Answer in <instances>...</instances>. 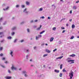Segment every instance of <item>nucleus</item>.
Instances as JSON below:
<instances>
[{
    "mask_svg": "<svg viewBox=\"0 0 79 79\" xmlns=\"http://www.w3.org/2000/svg\"><path fill=\"white\" fill-rule=\"evenodd\" d=\"M77 38H79V36L77 37Z\"/></svg>",
    "mask_w": 79,
    "mask_h": 79,
    "instance_id": "64",
    "label": "nucleus"
},
{
    "mask_svg": "<svg viewBox=\"0 0 79 79\" xmlns=\"http://www.w3.org/2000/svg\"><path fill=\"white\" fill-rule=\"evenodd\" d=\"M27 52H28V51H29V50H28V49H27Z\"/></svg>",
    "mask_w": 79,
    "mask_h": 79,
    "instance_id": "63",
    "label": "nucleus"
},
{
    "mask_svg": "<svg viewBox=\"0 0 79 79\" xmlns=\"http://www.w3.org/2000/svg\"><path fill=\"white\" fill-rule=\"evenodd\" d=\"M5 78L6 79H11V77H5Z\"/></svg>",
    "mask_w": 79,
    "mask_h": 79,
    "instance_id": "5",
    "label": "nucleus"
},
{
    "mask_svg": "<svg viewBox=\"0 0 79 79\" xmlns=\"http://www.w3.org/2000/svg\"><path fill=\"white\" fill-rule=\"evenodd\" d=\"M19 6L18 5H16V8H18V7H19Z\"/></svg>",
    "mask_w": 79,
    "mask_h": 79,
    "instance_id": "28",
    "label": "nucleus"
},
{
    "mask_svg": "<svg viewBox=\"0 0 79 79\" xmlns=\"http://www.w3.org/2000/svg\"><path fill=\"white\" fill-rule=\"evenodd\" d=\"M3 20V18H0V21H2V20Z\"/></svg>",
    "mask_w": 79,
    "mask_h": 79,
    "instance_id": "37",
    "label": "nucleus"
},
{
    "mask_svg": "<svg viewBox=\"0 0 79 79\" xmlns=\"http://www.w3.org/2000/svg\"><path fill=\"white\" fill-rule=\"evenodd\" d=\"M17 39H15V40H14V43H15L16 42V41H17Z\"/></svg>",
    "mask_w": 79,
    "mask_h": 79,
    "instance_id": "32",
    "label": "nucleus"
},
{
    "mask_svg": "<svg viewBox=\"0 0 79 79\" xmlns=\"http://www.w3.org/2000/svg\"><path fill=\"white\" fill-rule=\"evenodd\" d=\"M15 34V32H12V33H11V35H14Z\"/></svg>",
    "mask_w": 79,
    "mask_h": 79,
    "instance_id": "24",
    "label": "nucleus"
},
{
    "mask_svg": "<svg viewBox=\"0 0 79 79\" xmlns=\"http://www.w3.org/2000/svg\"><path fill=\"white\" fill-rule=\"evenodd\" d=\"M15 29H16V27H13L12 28V30H15Z\"/></svg>",
    "mask_w": 79,
    "mask_h": 79,
    "instance_id": "25",
    "label": "nucleus"
},
{
    "mask_svg": "<svg viewBox=\"0 0 79 79\" xmlns=\"http://www.w3.org/2000/svg\"><path fill=\"white\" fill-rule=\"evenodd\" d=\"M23 74H25V77H27V75L26 74V71H23Z\"/></svg>",
    "mask_w": 79,
    "mask_h": 79,
    "instance_id": "4",
    "label": "nucleus"
},
{
    "mask_svg": "<svg viewBox=\"0 0 79 79\" xmlns=\"http://www.w3.org/2000/svg\"><path fill=\"white\" fill-rule=\"evenodd\" d=\"M75 27V25H74V24L72 25V29H74V28Z\"/></svg>",
    "mask_w": 79,
    "mask_h": 79,
    "instance_id": "13",
    "label": "nucleus"
},
{
    "mask_svg": "<svg viewBox=\"0 0 79 79\" xmlns=\"http://www.w3.org/2000/svg\"><path fill=\"white\" fill-rule=\"evenodd\" d=\"M71 62V64H72V63H74V60H68V62L69 63V62Z\"/></svg>",
    "mask_w": 79,
    "mask_h": 79,
    "instance_id": "2",
    "label": "nucleus"
},
{
    "mask_svg": "<svg viewBox=\"0 0 79 79\" xmlns=\"http://www.w3.org/2000/svg\"><path fill=\"white\" fill-rule=\"evenodd\" d=\"M5 63H8V62L7 61H6V62H5Z\"/></svg>",
    "mask_w": 79,
    "mask_h": 79,
    "instance_id": "55",
    "label": "nucleus"
},
{
    "mask_svg": "<svg viewBox=\"0 0 79 79\" xmlns=\"http://www.w3.org/2000/svg\"><path fill=\"white\" fill-rule=\"evenodd\" d=\"M61 29H64V27H61Z\"/></svg>",
    "mask_w": 79,
    "mask_h": 79,
    "instance_id": "48",
    "label": "nucleus"
},
{
    "mask_svg": "<svg viewBox=\"0 0 79 79\" xmlns=\"http://www.w3.org/2000/svg\"><path fill=\"white\" fill-rule=\"evenodd\" d=\"M27 31L28 32H30V30H29V28L27 29Z\"/></svg>",
    "mask_w": 79,
    "mask_h": 79,
    "instance_id": "31",
    "label": "nucleus"
},
{
    "mask_svg": "<svg viewBox=\"0 0 79 79\" xmlns=\"http://www.w3.org/2000/svg\"><path fill=\"white\" fill-rule=\"evenodd\" d=\"M8 72L9 73H11V71H10V70H8Z\"/></svg>",
    "mask_w": 79,
    "mask_h": 79,
    "instance_id": "42",
    "label": "nucleus"
},
{
    "mask_svg": "<svg viewBox=\"0 0 79 79\" xmlns=\"http://www.w3.org/2000/svg\"><path fill=\"white\" fill-rule=\"evenodd\" d=\"M57 49L56 48L54 50H53V52H54L55 51H56Z\"/></svg>",
    "mask_w": 79,
    "mask_h": 79,
    "instance_id": "35",
    "label": "nucleus"
},
{
    "mask_svg": "<svg viewBox=\"0 0 79 79\" xmlns=\"http://www.w3.org/2000/svg\"><path fill=\"white\" fill-rule=\"evenodd\" d=\"M34 49H35L36 48V47H34Z\"/></svg>",
    "mask_w": 79,
    "mask_h": 79,
    "instance_id": "57",
    "label": "nucleus"
},
{
    "mask_svg": "<svg viewBox=\"0 0 79 79\" xmlns=\"http://www.w3.org/2000/svg\"><path fill=\"white\" fill-rule=\"evenodd\" d=\"M45 45H48V44H45Z\"/></svg>",
    "mask_w": 79,
    "mask_h": 79,
    "instance_id": "62",
    "label": "nucleus"
},
{
    "mask_svg": "<svg viewBox=\"0 0 79 79\" xmlns=\"http://www.w3.org/2000/svg\"><path fill=\"white\" fill-rule=\"evenodd\" d=\"M1 66L2 67V68H5V66H3V65H2Z\"/></svg>",
    "mask_w": 79,
    "mask_h": 79,
    "instance_id": "44",
    "label": "nucleus"
},
{
    "mask_svg": "<svg viewBox=\"0 0 79 79\" xmlns=\"http://www.w3.org/2000/svg\"><path fill=\"white\" fill-rule=\"evenodd\" d=\"M52 30H53L54 31H55V30H56V27H54L52 29Z\"/></svg>",
    "mask_w": 79,
    "mask_h": 79,
    "instance_id": "22",
    "label": "nucleus"
},
{
    "mask_svg": "<svg viewBox=\"0 0 79 79\" xmlns=\"http://www.w3.org/2000/svg\"><path fill=\"white\" fill-rule=\"evenodd\" d=\"M66 26H69V25H68V24H67L66 25Z\"/></svg>",
    "mask_w": 79,
    "mask_h": 79,
    "instance_id": "59",
    "label": "nucleus"
},
{
    "mask_svg": "<svg viewBox=\"0 0 79 79\" xmlns=\"http://www.w3.org/2000/svg\"><path fill=\"white\" fill-rule=\"evenodd\" d=\"M27 10V8L25 9H24V10H23V12H25Z\"/></svg>",
    "mask_w": 79,
    "mask_h": 79,
    "instance_id": "29",
    "label": "nucleus"
},
{
    "mask_svg": "<svg viewBox=\"0 0 79 79\" xmlns=\"http://www.w3.org/2000/svg\"><path fill=\"white\" fill-rule=\"evenodd\" d=\"M33 20H31V23H33Z\"/></svg>",
    "mask_w": 79,
    "mask_h": 79,
    "instance_id": "56",
    "label": "nucleus"
},
{
    "mask_svg": "<svg viewBox=\"0 0 79 79\" xmlns=\"http://www.w3.org/2000/svg\"><path fill=\"white\" fill-rule=\"evenodd\" d=\"M73 74H74V73L73 72H72V70H71V73H69V76L70 77L69 79H72L73 77Z\"/></svg>",
    "mask_w": 79,
    "mask_h": 79,
    "instance_id": "1",
    "label": "nucleus"
},
{
    "mask_svg": "<svg viewBox=\"0 0 79 79\" xmlns=\"http://www.w3.org/2000/svg\"><path fill=\"white\" fill-rule=\"evenodd\" d=\"M54 39V38H53V37L51 38L50 40V42H52V41Z\"/></svg>",
    "mask_w": 79,
    "mask_h": 79,
    "instance_id": "10",
    "label": "nucleus"
},
{
    "mask_svg": "<svg viewBox=\"0 0 79 79\" xmlns=\"http://www.w3.org/2000/svg\"><path fill=\"white\" fill-rule=\"evenodd\" d=\"M21 7L22 8H24V7H25V6H24V5H22L21 6Z\"/></svg>",
    "mask_w": 79,
    "mask_h": 79,
    "instance_id": "30",
    "label": "nucleus"
},
{
    "mask_svg": "<svg viewBox=\"0 0 79 79\" xmlns=\"http://www.w3.org/2000/svg\"><path fill=\"white\" fill-rule=\"evenodd\" d=\"M38 38H39L38 37H37V36H36V40H37V39H38Z\"/></svg>",
    "mask_w": 79,
    "mask_h": 79,
    "instance_id": "41",
    "label": "nucleus"
},
{
    "mask_svg": "<svg viewBox=\"0 0 79 79\" xmlns=\"http://www.w3.org/2000/svg\"><path fill=\"white\" fill-rule=\"evenodd\" d=\"M70 14H71V13H72V11L71 10L70 11Z\"/></svg>",
    "mask_w": 79,
    "mask_h": 79,
    "instance_id": "54",
    "label": "nucleus"
},
{
    "mask_svg": "<svg viewBox=\"0 0 79 79\" xmlns=\"http://www.w3.org/2000/svg\"><path fill=\"white\" fill-rule=\"evenodd\" d=\"M35 22H37V20H35Z\"/></svg>",
    "mask_w": 79,
    "mask_h": 79,
    "instance_id": "53",
    "label": "nucleus"
},
{
    "mask_svg": "<svg viewBox=\"0 0 79 79\" xmlns=\"http://www.w3.org/2000/svg\"><path fill=\"white\" fill-rule=\"evenodd\" d=\"M10 55H11L12 57H13V52L11 51V52L10 53Z\"/></svg>",
    "mask_w": 79,
    "mask_h": 79,
    "instance_id": "15",
    "label": "nucleus"
},
{
    "mask_svg": "<svg viewBox=\"0 0 79 79\" xmlns=\"http://www.w3.org/2000/svg\"><path fill=\"white\" fill-rule=\"evenodd\" d=\"M41 18H42V19H44V18H45V17L44 16L41 17Z\"/></svg>",
    "mask_w": 79,
    "mask_h": 79,
    "instance_id": "40",
    "label": "nucleus"
},
{
    "mask_svg": "<svg viewBox=\"0 0 79 79\" xmlns=\"http://www.w3.org/2000/svg\"><path fill=\"white\" fill-rule=\"evenodd\" d=\"M11 70H13L14 69L15 70H16V68L13 65H12V67H11Z\"/></svg>",
    "mask_w": 79,
    "mask_h": 79,
    "instance_id": "3",
    "label": "nucleus"
},
{
    "mask_svg": "<svg viewBox=\"0 0 79 79\" xmlns=\"http://www.w3.org/2000/svg\"><path fill=\"white\" fill-rule=\"evenodd\" d=\"M63 57V56H61L60 57H58L57 58H56V60H58V59H61V58H62Z\"/></svg>",
    "mask_w": 79,
    "mask_h": 79,
    "instance_id": "9",
    "label": "nucleus"
},
{
    "mask_svg": "<svg viewBox=\"0 0 79 79\" xmlns=\"http://www.w3.org/2000/svg\"><path fill=\"white\" fill-rule=\"evenodd\" d=\"M63 72H66V70H65V69H64L63 70Z\"/></svg>",
    "mask_w": 79,
    "mask_h": 79,
    "instance_id": "23",
    "label": "nucleus"
},
{
    "mask_svg": "<svg viewBox=\"0 0 79 79\" xmlns=\"http://www.w3.org/2000/svg\"><path fill=\"white\" fill-rule=\"evenodd\" d=\"M64 32H65V30H63L62 31V33H64Z\"/></svg>",
    "mask_w": 79,
    "mask_h": 79,
    "instance_id": "50",
    "label": "nucleus"
},
{
    "mask_svg": "<svg viewBox=\"0 0 79 79\" xmlns=\"http://www.w3.org/2000/svg\"><path fill=\"white\" fill-rule=\"evenodd\" d=\"M3 34V32H0V35H2Z\"/></svg>",
    "mask_w": 79,
    "mask_h": 79,
    "instance_id": "36",
    "label": "nucleus"
},
{
    "mask_svg": "<svg viewBox=\"0 0 79 79\" xmlns=\"http://www.w3.org/2000/svg\"><path fill=\"white\" fill-rule=\"evenodd\" d=\"M73 10H76V9H77V7H76V6H74L73 7Z\"/></svg>",
    "mask_w": 79,
    "mask_h": 79,
    "instance_id": "12",
    "label": "nucleus"
},
{
    "mask_svg": "<svg viewBox=\"0 0 79 79\" xmlns=\"http://www.w3.org/2000/svg\"><path fill=\"white\" fill-rule=\"evenodd\" d=\"M48 19H50V17H48Z\"/></svg>",
    "mask_w": 79,
    "mask_h": 79,
    "instance_id": "51",
    "label": "nucleus"
},
{
    "mask_svg": "<svg viewBox=\"0 0 79 79\" xmlns=\"http://www.w3.org/2000/svg\"><path fill=\"white\" fill-rule=\"evenodd\" d=\"M42 45H44V44H42Z\"/></svg>",
    "mask_w": 79,
    "mask_h": 79,
    "instance_id": "60",
    "label": "nucleus"
},
{
    "mask_svg": "<svg viewBox=\"0 0 79 79\" xmlns=\"http://www.w3.org/2000/svg\"><path fill=\"white\" fill-rule=\"evenodd\" d=\"M2 50H3V48L2 47L0 48V51Z\"/></svg>",
    "mask_w": 79,
    "mask_h": 79,
    "instance_id": "26",
    "label": "nucleus"
},
{
    "mask_svg": "<svg viewBox=\"0 0 79 79\" xmlns=\"http://www.w3.org/2000/svg\"><path fill=\"white\" fill-rule=\"evenodd\" d=\"M26 3L27 5H29V2L27 1L26 2Z\"/></svg>",
    "mask_w": 79,
    "mask_h": 79,
    "instance_id": "14",
    "label": "nucleus"
},
{
    "mask_svg": "<svg viewBox=\"0 0 79 79\" xmlns=\"http://www.w3.org/2000/svg\"><path fill=\"white\" fill-rule=\"evenodd\" d=\"M69 56L72 57H74V56H76V55L74 54H73L72 55H70Z\"/></svg>",
    "mask_w": 79,
    "mask_h": 79,
    "instance_id": "6",
    "label": "nucleus"
},
{
    "mask_svg": "<svg viewBox=\"0 0 79 79\" xmlns=\"http://www.w3.org/2000/svg\"><path fill=\"white\" fill-rule=\"evenodd\" d=\"M24 24V22H23L21 23V24Z\"/></svg>",
    "mask_w": 79,
    "mask_h": 79,
    "instance_id": "58",
    "label": "nucleus"
},
{
    "mask_svg": "<svg viewBox=\"0 0 79 79\" xmlns=\"http://www.w3.org/2000/svg\"><path fill=\"white\" fill-rule=\"evenodd\" d=\"M69 21H70V22L72 21V19H70Z\"/></svg>",
    "mask_w": 79,
    "mask_h": 79,
    "instance_id": "52",
    "label": "nucleus"
},
{
    "mask_svg": "<svg viewBox=\"0 0 79 79\" xmlns=\"http://www.w3.org/2000/svg\"><path fill=\"white\" fill-rule=\"evenodd\" d=\"M42 37V35H38V38H39V37Z\"/></svg>",
    "mask_w": 79,
    "mask_h": 79,
    "instance_id": "33",
    "label": "nucleus"
},
{
    "mask_svg": "<svg viewBox=\"0 0 79 79\" xmlns=\"http://www.w3.org/2000/svg\"><path fill=\"white\" fill-rule=\"evenodd\" d=\"M28 55H27V56H26V57H28Z\"/></svg>",
    "mask_w": 79,
    "mask_h": 79,
    "instance_id": "61",
    "label": "nucleus"
},
{
    "mask_svg": "<svg viewBox=\"0 0 79 79\" xmlns=\"http://www.w3.org/2000/svg\"><path fill=\"white\" fill-rule=\"evenodd\" d=\"M62 66H63V64H61L60 65V69H62Z\"/></svg>",
    "mask_w": 79,
    "mask_h": 79,
    "instance_id": "17",
    "label": "nucleus"
},
{
    "mask_svg": "<svg viewBox=\"0 0 79 79\" xmlns=\"http://www.w3.org/2000/svg\"><path fill=\"white\" fill-rule=\"evenodd\" d=\"M3 55V54L2 53H1V54H0V56H2Z\"/></svg>",
    "mask_w": 79,
    "mask_h": 79,
    "instance_id": "27",
    "label": "nucleus"
},
{
    "mask_svg": "<svg viewBox=\"0 0 79 79\" xmlns=\"http://www.w3.org/2000/svg\"><path fill=\"white\" fill-rule=\"evenodd\" d=\"M55 72L56 73H58L60 72V71L59 70H54Z\"/></svg>",
    "mask_w": 79,
    "mask_h": 79,
    "instance_id": "11",
    "label": "nucleus"
},
{
    "mask_svg": "<svg viewBox=\"0 0 79 79\" xmlns=\"http://www.w3.org/2000/svg\"><path fill=\"white\" fill-rule=\"evenodd\" d=\"M45 31H42L40 33V34H43V33H44V32H45Z\"/></svg>",
    "mask_w": 79,
    "mask_h": 79,
    "instance_id": "16",
    "label": "nucleus"
},
{
    "mask_svg": "<svg viewBox=\"0 0 79 79\" xmlns=\"http://www.w3.org/2000/svg\"><path fill=\"white\" fill-rule=\"evenodd\" d=\"M60 77H61L62 76V74L61 73H60Z\"/></svg>",
    "mask_w": 79,
    "mask_h": 79,
    "instance_id": "21",
    "label": "nucleus"
},
{
    "mask_svg": "<svg viewBox=\"0 0 79 79\" xmlns=\"http://www.w3.org/2000/svg\"><path fill=\"white\" fill-rule=\"evenodd\" d=\"M45 51L46 52H47V53H50L51 52L50 51L48 50V49H46Z\"/></svg>",
    "mask_w": 79,
    "mask_h": 79,
    "instance_id": "7",
    "label": "nucleus"
},
{
    "mask_svg": "<svg viewBox=\"0 0 79 79\" xmlns=\"http://www.w3.org/2000/svg\"><path fill=\"white\" fill-rule=\"evenodd\" d=\"M7 39H11V36H9V37H7Z\"/></svg>",
    "mask_w": 79,
    "mask_h": 79,
    "instance_id": "19",
    "label": "nucleus"
},
{
    "mask_svg": "<svg viewBox=\"0 0 79 79\" xmlns=\"http://www.w3.org/2000/svg\"><path fill=\"white\" fill-rule=\"evenodd\" d=\"M43 10V9H42V8H40V11H42Z\"/></svg>",
    "mask_w": 79,
    "mask_h": 79,
    "instance_id": "34",
    "label": "nucleus"
},
{
    "mask_svg": "<svg viewBox=\"0 0 79 79\" xmlns=\"http://www.w3.org/2000/svg\"><path fill=\"white\" fill-rule=\"evenodd\" d=\"M74 37V36H72L70 38V39H73Z\"/></svg>",
    "mask_w": 79,
    "mask_h": 79,
    "instance_id": "18",
    "label": "nucleus"
},
{
    "mask_svg": "<svg viewBox=\"0 0 79 79\" xmlns=\"http://www.w3.org/2000/svg\"><path fill=\"white\" fill-rule=\"evenodd\" d=\"M8 8H9V7H7V8L6 9L8 10Z\"/></svg>",
    "mask_w": 79,
    "mask_h": 79,
    "instance_id": "49",
    "label": "nucleus"
},
{
    "mask_svg": "<svg viewBox=\"0 0 79 79\" xmlns=\"http://www.w3.org/2000/svg\"><path fill=\"white\" fill-rule=\"evenodd\" d=\"M48 55V54H45V55H44L43 56L44 57H45V56H47Z\"/></svg>",
    "mask_w": 79,
    "mask_h": 79,
    "instance_id": "20",
    "label": "nucleus"
},
{
    "mask_svg": "<svg viewBox=\"0 0 79 79\" xmlns=\"http://www.w3.org/2000/svg\"><path fill=\"white\" fill-rule=\"evenodd\" d=\"M21 42H24V40H21V41H20Z\"/></svg>",
    "mask_w": 79,
    "mask_h": 79,
    "instance_id": "46",
    "label": "nucleus"
},
{
    "mask_svg": "<svg viewBox=\"0 0 79 79\" xmlns=\"http://www.w3.org/2000/svg\"><path fill=\"white\" fill-rule=\"evenodd\" d=\"M5 60V57H3L2 59V60Z\"/></svg>",
    "mask_w": 79,
    "mask_h": 79,
    "instance_id": "38",
    "label": "nucleus"
},
{
    "mask_svg": "<svg viewBox=\"0 0 79 79\" xmlns=\"http://www.w3.org/2000/svg\"><path fill=\"white\" fill-rule=\"evenodd\" d=\"M25 13H26V14H27L28 13V12L26 11L25 12Z\"/></svg>",
    "mask_w": 79,
    "mask_h": 79,
    "instance_id": "43",
    "label": "nucleus"
},
{
    "mask_svg": "<svg viewBox=\"0 0 79 79\" xmlns=\"http://www.w3.org/2000/svg\"><path fill=\"white\" fill-rule=\"evenodd\" d=\"M79 1H77V2H76V3H79Z\"/></svg>",
    "mask_w": 79,
    "mask_h": 79,
    "instance_id": "45",
    "label": "nucleus"
},
{
    "mask_svg": "<svg viewBox=\"0 0 79 79\" xmlns=\"http://www.w3.org/2000/svg\"><path fill=\"white\" fill-rule=\"evenodd\" d=\"M41 27H42V25H40V27L39 28H37L36 29V30L37 31H38V30H40V29H41Z\"/></svg>",
    "mask_w": 79,
    "mask_h": 79,
    "instance_id": "8",
    "label": "nucleus"
},
{
    "mask_svg": "<svg viewBox=\"0 0 79 79\" xmlns=\"http://www.w3.org/2000/svg\"><path fill=\"white\" fill-rule=\"evenodd\" d=\"M4 41V40H1V41H0L1 42V43L3 42Z\"/></svg>",
    "mask_w": 79,
    "mask_h": 79,
    "instance_id": "39",
    "label": "nucleus"
},
{
    "mask_svg": "<svg viewBox=\"0 0 79 79\" xmlns=\"http://www.w3.org/2000/svg\"><path fill=\"white\" fill-rule=\"evenodd\" d=\"M3 29V27H0V29Z\"/></svg>",
    "mask_w": 79,
    "mask_h": 79,
    "instance_id": "47",
    "label": "nucleus"
}]
</instances>
